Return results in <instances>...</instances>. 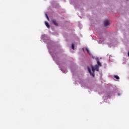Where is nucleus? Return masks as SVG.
Returning a JSON list of instances; mask_svg holds the SVG:
<instances>
[{"instance_id":"nucleus-1","label":"nucleus","mask_w":129,"mask_h":129,"mask_svg":"<svg viewBox=\"0 0 129 129\" xmlns=\"http://www.w3.org/2000/svg\"><path fill=\"white\" fill-rule=\"evenodd\" d=\"M91 68L93 73L95 72V70L96 71H99V67H98L97 64H96L95 67L93 66H92Z\"/></svg>"},{"instance_id":"nucleus-2","label":"nucleus","mask_w":129,"mask_h":129,"mask_svg":"<svg viewBox=\"0 0 129 129\" xmlns=\"http://www.w3.org/2000/svg\"><path fill=\"white\" fill-rule=\"evenodd\" d=\"M110 25V23H109V21L108 20H105L104 21V27H106V28H108Z\"/></svg>"},{"instance_id":"nucleus-3","label":"nucleus","mask_w":129,"mask_h":129,"mask_svg":"<svg viewBox=\"0 0 129 129\" xmlns=\"http://www.w3.org/2000/svg\"><path fill=\"white\" fill-rule=\"evenodd\" d=\"M52 24H53L54 25V26H55L56 27H58V26H59V24L58 23V22H57V21H56V20L55 19H53L52 20Z\"/></svg>"},{"instance_id":"nucleus-4","label":"nucleus","mask_w":129,"mask_h":129,"mask_svg":"<svg viewBox=\"0 0 129 129\" xmlns=\"http://www.w3.org/2000/svg\"><path fill=\"white\" fill-rule=\"evenodd\" d=\"M88 72H89L90 75H92L93 77H94V76H95L94 73L92 74V72H91V70L89 68H88Z\"/></svg>"},{"instance_id":"nucleus-5","label":"nucleus","mask_w":129,"mask_h":129,"mask_svg":"<svg viewBox=\"0 0 129 129\" xmlns=\"http://www.w3.org/2000/svg\"><path fill=\"white\" fill-rule=\"evenodd\" d=\"M97 63L99 66H102L101 63L99 61V59L97 60Z\"/></svg>"},{"instance_id":"nucleus-6","label":"nucleus","mask_w":129,"mask_h":129,"mask_svg":"<svg viewBox=\"0 0 129 129\" xmlns=\"http://www.w3.org/2000/svg\"><path fill=\"white\" fill-rule=\"evenodd\" d=\"M45 25L48 28V29L50 28V25H49V23L47 22H45Z\"/></svg>"},{"instance_id":"nucleus-7","label":"nucleus","mask_w":129,"mask_h":129,"mask_svg":"<svg viewBox=\"0 0 129 129\" xmlns=\"http://www.w3.org/2000/svg\"><path fill=\"white\" fill-rule=\"evenodd\" d=\"M86 50L87 51V53L90 55V51H89V49L87 47H86Z\"/></svg>"},{"instance_id":"nucleus-8","label":"nucleus","mask_w":129,"mask_h":129,"mask_svg":"<svg viewBox=\"0 0 129 129\" xmlns=\"http://www.w3.org/2000/svg\"><path fill=\"white\" fill-rule=\"evenodd\" d=\"M114 78H115V79L118 80V79H119V77H118V76L114 75Z\"/></svg>"},{"instance_id":"nucleus-9","label":"nucleus","mask_w":129,"mask_h":129,"mask_svg":"<svg viewBox=\"0 0 129 129\" xmlns=\"http://www.w3.org/2000/svg\"><path fill=\"white\" fill-rule=\"evenodd\" d=\"M75 48V46L74 45V43H73L72 44V48L73 49V50H74Z\"/></svg>"},{"instance_id":"nucleus-10","label":"nucleus","mask_w":129,"mask_h":129,"mask_svg":"<svg viewBox=\"0 0 129 129\" xmlns=\"http://www.w3.org/2000/svg\"><path fill=\"white\" fill-rule=\"evenodd\" d=\"M46 17L47 18V20H49V17H48V15L47 14H45Z\"/></svg>"},{"instance_id":"nucleus-11","label":"nucleus","mask_w":129,"mask_h":129,"mask_svg":"<svg viewBox=\"0 0 129 129\" xmlns=\"http://www.w3.org/2000/svg\"><path fill=\"white\" fill-rule=\"evenodd\" d=\"M128 57H129V50H128Z\"/></svg>"}]
</instances>
